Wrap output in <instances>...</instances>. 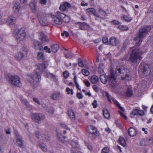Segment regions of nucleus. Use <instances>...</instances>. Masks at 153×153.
<instances>
[{"label": "nucleus", "mask_w": 153, "mask_h": 153, "mask_svg": "<svg viewBox=\"0 0 153 153\" xmlns=\"http://www.w3.org/2000/svg\"><path fill=\"white\" fill-rule=\"evenodd\" d=\"M82 73L83 75L86 76H88L90 74L89 71L86 69H82Z\"/></svg>", "instance_id": "obj_49"}, {"label": "nucleus", "mask_w": 153, "mask_h": 153, "mask_svg": "<svg viewBox=\"0 0 153 153\" xmlns=\"http://www.w3.org/2000/svg\"><path fill=\"white\" fill-rule=\"evenodd\" d=\"M20 8V4L18 2H16L14 4L13 7V10L14 13H18Z\"/></svg>", "instance_id": "obj_23"}, {"label": "nucleus", "mask_w": 153, "mask_h": 153, "mask_svg": "<svg viewBox=\"0 0 153 153\" xmlns=\"http://www.w3.org/2000/svg\"><path fill=\"white\" fill-rule=\"evenodd\" d=\"M85 144L89 150H92L93 149L92 146L88 142H85Z\"/></svg>", "instance_id": "obj_57"}, {"label": "nucleus", "mask_w": 153, "mask_h": 153, "mask_svg": "<svg viewBox=\"0 0 153 153\" xmlns=\"http://www.w3.org/2000/svg\"><path fill=\"white\" fill-rule=\"evenodd\" d=\"M118 111L121 117H123L125 120H126L127 119V117L121 111L118 110Z\"/></svg>", "instance_id": "obj_61"}, {"label": "nucleus", "mask_w": 153, "mask_h": 153, "mask_svg": "<svg viewBox=\"0 0 153 153\" xmlns=\"http://www.w3.org/2000/svg\"><path fill=\"white\" fill-rule=\"evenodd\" d=\"M150 30L151 27L148 25L145 26L140 29L138 33L136 34V37L134 39L137 45H140L143 38L146 37Z\"/></svg>", "instance_id": "obj_3"}, {"label": "nucleus", "mask_w": 153, "mask_h": 153, "mask_svg": "<svg viewBox=\"0 0 153 153\" xmlns=\"http://www.w3.org/2000/svg\"><path fill=\"white\" fill-rule=\"evenodd\" d=\"M40 43L37 40H35L33 42V46L35 49H38L40 45Z\"/></svg>", "instance_id": "obj_37"}, {"label": "nucleus", "mask_w": 153, "mask_h": 153, "mask_svg": "<svg viewBox=\"0 0 153 153\" xmlns=\"http://www.w3.org/2000/svg\"><path fill=\"white\" fill-rule=\"evenodd\" d=\"M117 39L114 37H111L109 40V44L110 45L112 46H116L117 43Z\"/></svg>", "instance_id": "obj_25"}, {"label": "nucleus", "mask_w": 153, "mask_h": 153, "mask_svg": "<svg viewBox=\"0 0 153 153\" xmlns=\"http://www.w3.org/2000/svg\"><path fill=\"white\" fill-rule=\"evenodd\" d=\"M62 20H63L64 22L65 23H68L70 21V19L68 16L65 15V16L63 18Z\"/></svg>", "instance_id": "obj_54"}, {"label": "nucleus", "mask_w": 153, "mask_h": 153, "mask_svg": "<svg viewBox=\"0 0 153 153\" xmlns=\"http://www.w3.org/2000/svg\"><path fill=\"white\" fill-rule=\"evenodd\" d=\"M102 113L105 119L108 118L110 116L109 112L107 109L104 108L102 110Z\"/></svg>", "instance_id": "obj_27"}, {"label": "nucleus", "mask_w": 153, "mask_h": 153, "mask_svg": "<svg viewBox=\"0 0 153 153\" xmlns=\"http://www.w3.org/2000/svg\"><path fill=\"white\" fill-rule=\"evenodd\" d=\"M110 23L112 25H117L120 24V22L118 21L117 20H114L110 22Z\"/></svg>", "instance_id": "obj_55"}, {"label": "nucleus", "mask_w": 153, "mask_h": 153, "mask_svg": "<svg viewBox=\"0 0 153 153\" xmlns=\"http://www.w3.org/2000/svg\"><path fill=\"white\" fill-rule=\"evenodd\" d=\"M29 5L31 10L33 12H36L37 2L35 1L31 2L30 3Z\"/></svg>", "instance_id": "obj_30"}, {"label": "nucleus", "mask_w": 153, "mask_h": 153, "mask_svg": "<svg viewBox=\"0 0 153 153\" xmlns=\"http://www.w3.org/2000/svg\"><path fill=\"white\" fill-rule=\"evenodd\" d=\"M56 131L58 140L63 143H64L65 139L66 138V137L65 136H62L61 131H59L57 130V129H56Z\"/></svg>", "instance_id": "obj_21"}, {"label": "nucleus", "mask_w": 153, "mask_h": 153, "mask_svg": "<svg viewBox=\"0 0 153 153\" xmlns=\"http://www.w3.org/2000/svg\"><path fill=\"white\" fill-rule=\"evenodd\" d=\"M102 41L103 44L107 45L108 44V38L107 36L104 37L102 38Z\"/></svg>", "instance_id": "obj_50"}, {"label": "nucleus", "mask_w": 153, "mask_h": 153, "mask_svg": "<svg viewBox=\"0 0 153 153\" xmlns=\"http://www.w3.org/2000/svg\"><path fill=\"white\" fill-rule=\"evenodd\" d=\"M48 16L51 17L53 22L56 24L60 25L62 24L61 19L52 13H51L48 14Z\"/></svg>", "instance_id": "obj_12"}, {"label": "nucleus", "mask_w": 153, "mask_h": 153, "mask_svg": "<svg viewBox=\"0 0 153 153\" xmlns=\"http://www.w3.org/2000/svg\"><path fill=\"white\" fill-rule=\"evenodd\" d=\"M70 6V4L69 3L67 2H64L62 4H60L59 7V9L62 11H64L66 9L69 8Z\"/></svg>", "instance_id": "obj_16"}, {"label": "nucleus", "mask_w": 153, "mask_h": 153, "mask_svg": "<svg viewBox=\"0 0 153 153\" xmlns=\"http://www.w3.org/2000/svg\"><path fill=\"white\" fill-rule=\"evenodd\" d=\"M98 80V77L97 76L94 75L91 76L90 80L92 83L95 84L97 82Z\"/></svg>", "instance_id": "obj_34"}, {"label": "nucleus", "mask_w": 153, "mask_h": 153, "mask_svg": "<svg viewBox=\"0 0 153 153\" xmlns=\"http://www.w3.org/2000/svg\"><path fill=\"white\" fill-rule=\"evenodd\" d=\"M118 142L119 143L123 146L124 147L126 146V144L125 140L123 137H119Z\"/></svg>", "instance_id": "obj_33"}, {"label": "nucleus", "mask_w": 153, "mask_h": 153, "mask_svg": "<svg viewBox=\"0 0 153 153\" xmlns=\"http://www.w3.org/2000/svg\"><path fill=\"white\" fill-rule=\"evenodd\" d=\"M16 134L15 138H16V142L18 146L20 147H22L23 145V141L22 137L17 131H15Z\"/></svg>", "instance_id": "obj_9"}, {"label": "nucleus", "mask_w": 153, "mask_h": 153, "mask_svg": "<svg viewBox=\"0 0 153 153\" xmlns=\"http://www.w3.org/2000/svg\"><path fill=\"white\" fill-rule=\"evenodd\" d=\"M112 102H114V103L116 105L117 107L122 112H124V110L123 108L120 106L119 103L115 99H112Z\"/></svg>", "instance_id": "obj_32"}, {"label": "nucleus", "mask_w": 153, "mask_h": 153, "mask_svg": "<svg viewBox=\"0 0 153 153\" xmlns=\"http://www.w3.org/2000/svg\"><path fill=\"white\" fill-rule=\"evenodd\" d=\"M65 91L67 92L68 95L71 94L72 95L74 94L73 90L71 89H70L69 87L66 88L65 90Z\"/></svg>", "instance_id": "obj_46"}, {"label": "nucleus", "mask_w": 153, "mask_h": 153, "mask_svg": "<svg viewBox=\"0 0 153 153\" xmlns=\"http://www.w3.org/2000/svg\"><path fill=\"white\" fill-rule=\"evenodd\" d=\"M128 133L131 137L135 136L137 134L136 130L133 127H130L129 128Z\"/></svg>", "instance_id": "obj_22"}, {"label": "nucleus", "mask_w": 153, "mask_h": 153, "mask_svg": "<svg viewBox=\"0 0 153 153\" xmlns=\"http://www.w3.org/2000/svg\"><path fill=\"white\" fill-rule=\"evenodd\" d=\"M39 131H36V135L38 139L45 140L47 142L49 141L50 137L47 134H41L39 135Z\"/></svg>", "instance_id": "obj_11"}, {"label": "nucleus", "mask_w": 153, "mask_h": 153, "mask_svg": "<svg viewBox=\"0 0 153 153\" xmlns=\"http://www.w3.org/2000/svg\"><path fill=\"white\" fill-rule=\"evenodd\" d=\"M31 118L33 121L38 123H40L45 119V117L44 114L34 113L32 114Z\"/></svg>", "instance_id": "obj_7"}, {"label": "nucleus", "mask_w": 153, "mask_h": 153, "mask_svg": "<svg viewBox=\"0 0 153 153\" xmlns=\"http://www.w3.org/2000/svg\"><path fill=\"white\" fill-rule=\"evenodd\" d=\"M74 82V83L76 88L78 90H79L80 91H81V89L78 84L77 81V77L76 76H75L74 77L73 79Z\"/></svg>", "instance_id": "obj_40"}, {"label": "nucleus", "mask_w": 153, "mask_h": 153, "mask_svg": "<svg viewBox=\"0 0 153 153\" xmlns=\"http://www.w3.org/2000/svg\"><path fill=\"white\" fill-rule=\"evenodd\" d=\"M47 2V0H39V3L41 4L45 5Z\"/></svg>", "instance_id": "obj_64"}, {"label": "nucleus", "mask_w": 153, "mask_h": 153, "mask_svg": "<svg viewBox=\"0 0 153 153\" xmlns=\"http://www.w3.org/2000/svg\"><path fill=\"white\" fill-rule=\"evenodd\" d=\"M7 78L8 79V81L12 85L18 87H20L22 86V83L20 80V78L17 75L13 76L11 74H8Z\"/></svg>", "instance_id": "obj_6"}, {"label": "nucleus", "mask_w": 153, "mask_h": 153, "mask_svg": "<svg viewBox=\"0 0 153 153\" xmlns=\"http://www.w3.org/2000/svg\"><path fill=\"white\" fill-rule=\"evenodd\" d=\"M59 46L57 44H53L52 45L51 47V51L54 53L56 52L58 50Z\"/></svg>", "instance_id": "obj_28"}, {"label": "nucleus", "mask_w": 153, "mask_h": 153, "mask_svg": "<svg viewBox=\"0 0 153 153\" xmlns=\"http://www.w3.org/2000/svg\"><path fill=\"white\" fill-rule=\"evenodd\" d=\"M109 149L108 147H104L102 150L101 153H108Z\"/></svg>", "instance_id": "obj_48"}, {"label": "nucleus", "mask_w": 153, "mask_h": 153, "mask_svg": "<svg viewBox=\"0 0 153 153\" xmlns=\"http://www.w3.org/2000/svg\"><path fill=\"white\" fill-rule=\"evenodd\" d=\"M122 66H118L115 68V74L112 70H111L110 75L108 77L106 74H103L100 76L101 82L103 84H106L107 81H108L109 84L112 87L115 86L117 83L115 74L116 76L121 75L122 80L130 81L132 79V76L130 74V73L128 72L129 70L127 69L122 70Z\"/></svg>", "instance_id": "obj_1"}, {"label": "nucleus", "mask_w": 153, "mask_h": 153, "mask_svg": "<svg viewBox=\"0 0 153 153\" xmlns=\"http://www.w3.org/2000/svg\"><path fill=\"white\" fill-rule=\"evenodd\" d=\"M126 95L128 97H131L133 95V91L132 90V87H128L126 92Z\"/></svg>", "instance_id": "obj_24"}, {"label": "nucleus", "mask_w": 153, "mask_h": 153, "mask_svg": "<svg viewBox=\"0 0 153 153\" xmlns=\"http://www.w3.org/2000/svg\"><path fill=\"white\" fill-rule=\"evenodd\" d=\"M39 39L43 43H45L49 41V39L43 31H41L39 33Z\"/></svg>", "instance_id": "obj_13"}, {"label": "nucleus", "mask_w": 153, "mask_h": 153, "mask_svg": "<svg viewBox=\"0 0 153 153\" xmlns=\"http://www.w3.org/2000/svg\"><path fill=\"white\" fill-rule=\"evenodd\" d=\"M76 97L79 99H82L83 98V96L82 94L80 92H77L76 95Z\"/></svg>", "instance_id": "obj_63"}, {"label": "nucleus", "mask_w": 153, "mask_h": 153, "mask_svg": "<svg viewBox=\"0 0 153 153\" xmlns=\"http://www.w3.org/2000/svg\"><path fill=\"white\" fill-rule=\"evenodd\" d=\"M21 101L22 102L25 104L27 107L29 106V103L26 99H22L21 98Z\"/></svg>", "instance_id": "obj_52"}, {"label": "nucleus", "mask_w": 153, "mask_h": 153, "mask_svg": "<svg viewBox=\"0 0 153 153\" xmlns=\"http://www.w3.org/2000/svg\"><path fill=\"white\" fill-rule=\"evenodd\" d=\"M38 59L39 60L44 59V54L43 52H39L37 55Z\"/></svg>", "instance_id": "obj_45"}, {"label": "nucleus", "mask_w": 153, "mask_h": 153, "mask_svg": "<svg viewBox=\"0 0 153 153\" xmlns=\"http://www.w3.org/2000/svg\"><path fill=\"white\" fill-rule=\"evenodd\" d=\"M56 14L58 16V17L61 19L62 20L65 16V15L64 13H61L59 11H57L56 12Z\"/></svg>", "instance_id": "obj_42"}, {"label": "nucleus", "mask_w": 153, "mask_h": 153, "mask_svg": "<svg viewBox=\"0 0 153 153\" xmlns=\"http://www.w3.org/2000/svg\"><path fill=\"white\" fill-rule=\"evenodd\" d=\"M105 69V65L102 63H100L98 68V72L100 74H103L104 73V69Z\"/></svg>", "instance_id": "obj_31"}, {"label": "nucleus", "mask_w": 153, "mask_h": 153, "mask_svg": "<svg viewBox=\"0 0 153 153\" xmlns=\"http://www.w3.org/2000/svg\"><path fill=\"white\" fill-rule=\"evenodd\" d=\"M47 111L49 114H52L54 113V110L53 108H50L47 109Z\"/></svg>", "instance_id": "obj_59"}, {"label": "nucleus", "mask_w": 153, "mask_h": 153, "mask_svg": "<svg viewBox=\"0 0 153 153\" xmlns=\"http://www.w3.org/2000/svg\"><path fill=\"white\" fill-rule=\"evenodd\" d=\"M78 64L80 67L82 68L84 67V64L82 60L80 58L78 59Z\"/></svg>", "instance_id": "obj_51"}, {"label": "nucleus", "mask_w": 153, "mask_h": 153, "mask_svg": "<svg viewBox=\"0 0 153 153\" xmlns=\"http://www.w3.org/2000/svg\"><path fill=\"white\" fill-rule=\"evenodd\" d=\"M93 106V108H97L98 106V104L97 103V101L96 100H94L93 102L91 104Z\"/></svg>", "instance_id": "obj_56"}, {"label": "nucleus", "mask_w": 153, "mask_h": 153, "mask_svg": "<svg viewBox=\"0 0 153 153\" xmlns=\"http://www.w3.org/2000/svg\"><path fill=\"white\" fill-rule=\"evenodd\" d=\"M65 57L66 59L71 58L74 56L73 54L69 51H65L64 53Z\"/></svg>", "instance_id": "obj_29"}, {"label": "nucleus", "mask_w": 153, "mask_h": 153, "mask_svg": "<svg viewBox=\"0 0 153 153\" xmlns=\"http://www.w3.org/2000/svg\"><path fill=\"white\" fill-rule=\"evenodd\" d=\"M60 95V94L59 93H55L53 94L51 96V99L54 100H57L59 98Z\"/></svg>", "instance_id": "obj_38"}, {"label": "nucleus", "mask_w": 153, "mask_h": 153, "mask_svg": "<svg viewBox=\"0 0 153 153\" xmlns=\"http://www.w3.org/2000/svg\"><path fill=\"white\" fill-rule=\"evenodd\" d=\"M87 13L89 15H93L97 17H100V15L96 12V10L94 8H89L86 9Z\"/></svg>", "instance_id": "obj_15"}, {"label": "nucleus", "mask_w": 153, "mask_h": 153, "mask_svg": "<svg viewBox=\"0 0 153 153\" xmlns=\"http://www.w3.org/2000/svg\"><path fill=\"white\" fill-rule=\"evenodd\" d=\"M117 28L122 30L126 31L128 30V27L126 25H119L117 27Z\"/></svg>", "instance_id": "obj_43"}, {"label": "nucleus", "mask_w": 153, "mask_h": 153, "mask_svg": "<svg viewBox=\"0 0 153 153\" xmlns=\"http://www.w3.org/2000/svg\"><path fill=\"white\" fill-rule=\"evenodd\" d=\"M39 146L44 152H47V149L45 147V145L43 143H40L39 144Z\"/></svg>", "instance_id": "obj_44"}, {"label": "nucleus", "mask_w": 153, "mask_h": 153, "mask_svg": "<svg viewBox=\"0 0 153 153\" xmlns=\"http://www.w3.org/2000/svg\"><path fill=\"white\" fill-rule=\"evenodd\" d=\"M70 144L72 147L75 149V151L77 152L80 151L81 148L79 145L75 141H71Z\"/></svg>", "instance_id": "obj_19"}, {"label": "nucleus", "mask_w": 153, "mask_h": 153, "mask_svg": "<svg viewBox=\"0 0 153 153\" xmlns=\"http://www.w3.org/2000/svg\"><path fill=\"white\" fill-rule=\"evenodd\" d=\"M69 34L68 32L65 31H64L62 33H61V35L62 36H64L65 35L66 37H68L69 36Z\"/></svg>", "instance_id": "obj_62"}, {"label": "nucleus", "mask_w": 153, "mask_h": 153, "mask_svg": "<svg viewBox=\"0 0 153 153\" xmlns=\"http://www.w3.org/2000/svg\"><path fill=\"white\" fill-rule=\"evenodd\" d=\"M6 22L9 25L15 24L16 23V19L13 16H10L6 19Z\"/></svg>", "instance_id": "obj_18"}, {"label": "nucleus", "mask_w": 153, "mask_h": 153, "mask_svg": "<svg viewBox=\"0 0 153 153\" xmlns=\"http://www.w3.org/2000/svg\"><path fill=\"white\" fill-rule=\"evenodd\" d=\"M88 132L91 134H94L97 136L99 135L100 133L97 129L92 126H88L87 127Z\"/></svg>", "instance_id": "obj_8"}, {"label": "nucleus", "mask_w": 153, "mask_h": 153, "mask_svg": "<svg viewBox=\"0 0 153 153\" xmlns=\"http://www.w3.org/2000/svg\"><path fill=\"white\" fill-rule=\"evenodd\" d=\"M98 13L100 16H105L107 15V13L103 9L101 8H100L98 10Z\"/></svg>", "instance_id": "obj_36"}, {"label": "nucleus", "mask_w": 153, "mask_h": 153, "mask_svg": "<svg viewBox=\"0 0 153 153\" xmlns=\"http://www.w3.org/2000/svg\"><path fill=\"white\" fill-rule=\"evenodd\" d=\"M48 64L46 62H43L42 64L38 63L36 65V67L35 73L33 74H31L28 77H30L31 80H28L30 83H35L37 84L41 80V74L43 70L45 69L46 67L48 66Z\"/></svg>", "instance_id": "obj_2"}, {"label": "nucleus", "mask_w": 153, "mask_h": 153, "mask_svg": "<svg viewBox=\"0 0 153 153\" xmlns=\"http://www.w3.org/2000/svg\"><path fill=\"white\" fill-rule=\"evenodd\" d=\"M142 59L141 54L138 50L135 49L132 50L129 56V60L131 62L134 63L138 61L139 62Z\"/></svg>", "instance_id": "obj_5"}, {"label": "nucleus", "mask_w": 153, "mask_h": 153, "mask_svg": "<svg viewBox=\"0 0 153 153\" xmlns=\"http://www.w3.org/2000/svg\"><path fill=\"white\" fill-rule=\"evenodd\" d=\"M60 126L61 127L65 129H66L67 130H70V128L68 127V126L65 124L61 123Z\"/></svg>", "instance_id": "obj_60"}, {"label": "nucleus", "mask_w": 153, "mask_h": 153, "mask_svg": "<svg viewBox=\"0 0 153 153\" xmlns=\"http://www.w3.org/2000/svg\"><path fill=\"white\" fill-rule=\"evenodd\" d=\"M141 70L143 74L145 76L150 75L151 73L150 68L149 65L147 64H145L143 66Z\"/></svg>", "instance_id": "obj_10"}, {"label": "nucleus", "mask_w": 153, "mask_h": 153, "mask_svg": "<svg viewBox=\"0 0 153 153\" xmlns=\"http://www.w3.org/2000/svg\"><path fill=\"white\" fill-rule=\"evenodd\" d=\"M150 140V139H148L147 138H145L142 139L140 142V144L141 146H145L148 144L149 141Z\"/></svg>", "instance_id": "obj_35"}, {"label": "nucleus", "mask_w": 153, "mask_h": 153, "mask_svg": "<svg viewBox=\"0 0 153 153\" xmlns=\"http://www.w3.org/2000/svg\"><path fill=\"white\" fill-rule=\"evenodd\" d=\"M76 24L79 25V28L81 30H85L89 26L88 24L84 22H78Z\"/></svg>", "instance_id": "obj_20"}, {"label": "nucleus", "mask_w": 153, "mask_h": 153, "mask_svg": "<svg viewBox=\"0 0 153 153\" xmlns=\"http://www.w3.org/2000/svg\"><path fill=\"white\" fill-rule=\"evenodd\" d=\"M68 114L72 120H75V115L73 110L71 109H69L68 111Z\"/></svg>", "instance_id": "obj_26"}, {"label": "nucleus", "mask_w": 153, "mask_h": 153, "mask_svg": "<svg viewBox=\"0 0 153 153\" xmlns=\"http://www.w3.org/2000/svg\"><path fill=\"white\" fill-rule=\"evenodd\" d=\"M106 93V95L105 96L107 98L108 100V102H109L111 103L112 100V99H114V98L112 97L111 96L109 95L106 92H105Z\"/></svg>", "instance_id": "obj_47"}, {"label": "nucleus", "mask_w": 153, "mask_h": 153, "mask_svg": "<svg viewBox=\"0 0 153 153\" xmlns=\"http://www.w3.org/2000/svg\"><path fill=\"white\" fill-rule=\"evenodd\" d=\"M123 18L125 21L128 22H130L132 19V17H129V15H124L123 16Z\"/></svg>", "instance_id": "obj_39"}, {"label": "nucleus", "mask_w": 153, "mask_h": 153, "mask_svg": "<svg viewBox=\"0 0 153 153\" xmlns=\"http://www.w3.org/2000/svg\"><path fill=\"white\" fill-rule=\"evenodd\" d=\"M25 28L22 27L19 30L18 28L15 29L13 35L14 36L18 35V37L16 38V39L19 42L23 40L26 36V33L25 31Z\"/></svg>", "instance_id": "obj_4"}, {"label": "nucleus", "mask_w": 153, "mask_h": 153, "mask_svg": "<svg viewBox=\"0 0 153 153\" xmlns=\"http://www.w3.org/2000/svg\"><path fill=\"white\" fill-rule=\"evenodd\" d=\"M132 113L134 115H138L139 116H143L144 114V111L140 109L134 108V109L132 111Z\"/></svg>", "instance_id": "obj_17"}, {"label": "nucleus", "mask_w": 153, "mask_h": 153, "mask_svg": "<svg viewBox=\"0 0 153 153\" xmlns=\"http://www.w3.org/2000/svg\"><path fill=\"white\" fill-rule=\"evenodd\" d=\"M46 75L48 78H52L54 80H57L56 78V76L51 73L48 72L46 74Z\"/></svg>", "instance_id": "obj_41"}, {"label": "nucleus", "mask_w": 153, "mask_h": 153, "mask_svg": "<svg viewBox=\"0 0 153 153\" xmlns=\"http://www.w3.org/2000/svg\"><path fill=\"white\" fill-rule=\"evenodd\" d=\"M44 50L46 51V53H50L51 52V49L48 48L47 46H45L44 47Z\"/></svg>", "instance_id": "obj_58"}, {"label": "nucleus", "mask_w": 153, "mask_h": 153, "mask_svg": "<svg viewBox=\"0 0 153 153\" xmlns=\"http://www.w3.org/2000/svg\"><path fill=\"white\" fill-rule=\"evenodd\" d=\"M22 50L24 51V53L20 52H18L16 54L15 56V58H16L18 60H20L23 58L24 53L26 54L27 55V49L26 48H22Z\"/></svg>", "instance_id": "obj_14"}, {"label": "nucleus", "mask_w": 153, "mask_h": 153, "mask_svg": "<svg viewBox=\"0 0 153 153\" xmlns=\"http://www.w3.org/2000/svg\"><path fill=\"white\" fill-rule=\"evenodd\" d=\"M63 76L64 78L66 79L68 78L69 76V73L67 71H65L63 72Z\"/></svg>", "instance_id": "obj_53"}]
</instances>
